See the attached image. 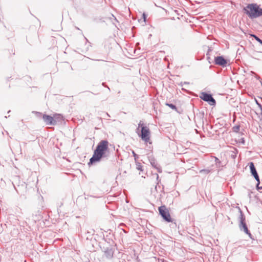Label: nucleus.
Listing matches in <instances>:
<instances>
[{"mask_svg":"<svg viewBox=\"0 0 262 262\" xmlns=\"http://www.w3.org/2000/svg\"><path fill=\"white\" fill-rule=\"evenodd\" d=\"M42 119L47 125L56 124V122L54 120V117H52L51 116L45 114L42 116Z\"/></svg>","mask_w":262,"mask_h":262,"instance_id":"423d86ee","label":"nucleus"},{"mask_svg":"<svg viewBox=\"0 0 262 262\" xmlns=\"http://www.w3.org/2000/svg\"><path fill=\"white\" fill-rule=\"evenodd\" d=\"M108 142L107 140H102L97 145L94 151L93 157L90 159L88 164L99 161L108 150Z\"/></svg>","mask_w":262,"mask_h":262,"instance_id":"f257e3e1","label":"nucleus"},{"mask_svg":"<svg viewBox=\"0 0 262 262\" xmlns=\"http://www.w3.org/2000/svg\"><path fill=\"white\" fill-rule=\"evenodd\" d=\"M158 210L160 214L162 216L165 221L167 222H171L172 221L169 210L165 205L159 207Z\"/></svg>","mask_w":262,"mask_h":262,"instance_id":"20e7f679","label":"nucleus"},{"mask_svg":"<svg viewBox=\"0 0 262 262\" xmlns=\"http://www.w3.org/2000/svg\"><path fill=\"white\" fill-rule=\"evenodd\" d=\"M133 153L134 157H136V154L134 151L133 152Z\"/></svg>","mask_w":262,"mask_h":262,"instance_id":"a211bd4d","label":"nucleus"},{"mask_svg":"<svg viewBox=\"0 0 262 262\" xmlns=\"http://www.w3.org/2000/svg\"><path fill=\"white\" fill-rule=\"evenodd\" d=\"M52 117H54V120L56 122V121H59L62 120V116L59 114H54Z\"/></svg>","mask_w":262,"mask_h":262,"instance_id":"9d476101","label":"nucleus"},{"mask_svg":"<svg viewBox=\"0 0 262 262\" xmlns=\"http://www.w3.org/2000/svg\"><path fill=\"white\" fill-rule=\"evenodd\" d=\"M136 167L138 170L140 171H143L142 166L140 163L137 162L136 163Z\"/></svg>","mask_w":262,"mask_h":262,"instance_id":"9b49d317","label":"nucleus"},{"mask_svg":"<svg viewBox=\"0 0 262 262\" xmlns=\"http://www.w3.org/2000/svg\"><path fill=\"white\" fill-rule=\"evenodd\" d=\"M233 130L234 132L237 133L239 130V126H235L233 127Z\"/></svg>","mask_w":262,"mask_h":262,"instance_id":"4468645a","label":"nucleus"},{"mask_svg":"<svg viewBox=\"0 0 262 262\" xmlns=\"http://www.w3.org/2000/svg\"><path fill=\"white\" fill-rule=\"evenodd\" d=\"M166 105L168 106L169 107H170L172 110H177L176 106L172 104L166 103Z\"/></svg>","mask_w":262,"mask_h":262,"instance_id":"f8f14e48","label":"nucleus"},{"mask_svg":"<svg viewBox=\"0 0 262 262\" xmlns=\"http://www.w3.org/2000/svg\"><path fill=\"white\" fill-rule=\"evenodd\" d=\"M215 63L216 64L225 66L227 64V61L222 56H219L215 58Z\"/></svg>","mask_w":262,"mask_h":262,"instance_id":"6e6552de","label":"nucleus"},{"mask_svg":"<svg viewBox=\"0 0 262 262\" xmlns=\"http://www.w3.org/2000/svg\"><path fill=\"white\" fill-rule=\"evenodd\" d=\"M142 16H143V18L144 19V20L145 21V19H146V15H145V14L143 13Z\"/></svg>","mask_w":262,"mask_h":262,"instance_id":"dca6fc26","label":"nucleus"},{"mask_svg":"<svg viewBox=\"0 0 262 262\" xmlns=\"http://www.w3.org/2000/svg\"><path fill=\"white\" fill-rule=\"evenodd\" d=\"M139 128L141 127V134L139 136L141 137L142 140L145 143H149L151 144L150 141V131L149 128L147 126H145L143 124L139 123Z\"/></svg>","mask_w":262,"mask_h":262,"instance_id":"7ed1b4c3","label":"nucleus"},{"mask_svg":"<svg viewBox=\"0 0 262 262\" xmlns=\"http://www.w3.org/2000/svg\"><path fill=\"white\" fill-rule=\"evenodd\" d=\"M244 9L250 18H256L262 15V9L256 4H249Z\"/></svg>","mask_w":262,"mask_h":262,"instance_id":"f03ea898","label":"nucleus"},{"mask_svg":"<svg viewBox=\"0 0 262 262\" xmlns=\"http://www.w3.org/2000/svg\"><path fill=\"white\" fill-rule=\"evenodd\" d=\"M151 164L152 166H154V167H155L156 168H157V163L155 161H153V162H151Z\"/></svg>","mask_w":262,"mask_h":262,"instance_id":"2eb2a0df","label":"nucleus"},{"mask_svg":"<svg viewBox=\"0 0 262 262\" xmlns=\"http://www.w3.org/2000/svg\"><path fill=\"white\" fill-rule=\"evenodd\" d=\"M200 98L204 101L208 102L211 105H213L215 104V100L210 94L205 93H202L200 96Z\"/></svg>","mask_w":262,"mask_h":262,"instance_id":"39448f33","label":"nucleus"},{"mask_svg":"<svg viewBox=\"0 0 262 262\" xmlns=\"http://www.w3.org/2000/svg\"><path fill=\"white\" fill-rule=\"evenodd\" d=\"M249 166H250V171H251L252 174L253 176V177L256 179V180L258 183H259V178L258 175L257 173V171L256 170V169L255 168L253 163L250 162L249 163Z\"/></svg>","mask_w":262,"mask_h":262,"instance_id":"0eeeda50","label":"nucleus"},{"mask_svg":"<svg viewBox=\"0 0 262 262\" xmlns=\"http://www.w3.org/2000/svg\"><path fill=\"white\" fill-rule=\"evenodd\" d=\"M252 36L254 37V38L258 41L259 42L260 44L262 45V40L259 38L258 37H257L256 35H252Z\"/></svg>","mask_w":262,"mask_h":262,"instance_id":"ddd939ff","label":"nucleus"},{"mask_svg":"<svg viewBox=\"0 0 262 262\" xmlns=\"http://www.w3.org/2000/svg\"><path fill=\"white\" fill-rule=\"evenodd\" d=\"M259 183L258 182V183L257 184V188L258 189H259V188H260V186H259Z\"/></svg>","mask_w":262,"mask_h":262,"instance_id":"f3484780","label":"nucleus"},{"mask_svg":"<svg viewBox=\"0 0 262 262\" xmlns=\"http://www.w3.org/2000/svg\"><path fill=\"white\" fill-rule=\"evenodd\" d=\"M240 228H241V230H243L244 231L246 234H247L249 236V237L250 238H252V235L249 232V230L248 229V228H247V227L246 226V223L244 222V221L243 220H242L241 222Z\"/></svg>","mask_w":262,"mask_h":262,"instance_id":"1a4fd4ad","label":"nucleus"}]
</instances>
